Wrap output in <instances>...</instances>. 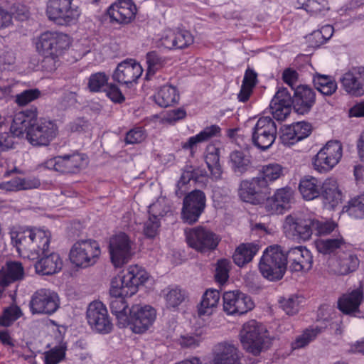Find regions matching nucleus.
Masks as SVG:
<instances>
[{
	"label": "nucleus",
	"mask_w": 364,
	"mask_h": 364,
	"mask_svg": "<svg viewBox=\"0 0 364 364\" xmlns=\"http://www.w3.org/2000/svg\"><path fill=\"white\" fill-rule=\"evenodd\" d=\"M148 279L146 272L138 265L129 266L125 274L114 277L111 281L109 294L111 300L110 310L117 320L119 328H125L129 325L128 305L124 297L132 296L137 291L139 285Z\"/></svg>",
	"instance_id": "obj_1"
},
{
	"label": "nucleus",
	"mask_w": 364,
	"mask_h": 364,
	"mask_svg": "<svg viewBox=\"0 0 364 364\" xmlns=\"http://www.w3.org/2000/svg\"><path fill=\"white\" fill-rule=\"evenodd\" d=\"M36 107H31L15 114L11 126L13 135L20 136L26 133V139L33 146H48L55 138L58 127L51 120L37 121Z\"/></svg>",
	"instance_id": "obj_2"
},
{
	"label": "nucleus",
	"mask_w": 364,
	"mask_h": 364,
	"mask_svg": "<svg viewBox=\"0 0 364 364\" xmlns=\"http://www.w3.org/2000/svg\"><path fill=\"white\" fill-rule=\"evenodd\" d=\"M51 234L41 229H26L11 236L17 251L30 259H36L49 252Z\"/></svg>",
	"instance_id": "obj_3"
},
{
	"label": "nucleus",
	"mask_w": 364,
	"mask_h": 364,
	"mask_svg": "<svg viewBox=\"0 0 364 364\" xmlns=\"http://www.w3.org/2000/svg\"><path fill=\"white\" fill-rule=\"evenodd\" d=\"M287 267L285 252L279 245L268 247L264 252L259 263V270L261 274L271 282L282 279L286 272Z\"/></svg>",
	"instance_id": "obj_4"
},
{
	"label": "nucleus",
	"mask_w": 364,
	"mask_h": 364,
	"mask_svg": "<svg viewBox=\"0 0 364 364\" xmlns=\"http://www.w3.org/2000/svg\"><path fill=\"white\" fill-rule=\"evenodd\" d=\"M240 337L243 348L255 355L260 353L269 341L267 328L255 320L243 324Z\"/></svg>",
	"instance_id": "obj_5"
},
{
	"label": "nucleus",
	"mask_w": 364,
	"mask_h": 364,
	"mask_svg": "<svg viewBox=\"0 0 364 364\" xmlns=\"http://www.w3.org/2000/svg\"><path fill=\"white\" fill-rule=\"evenodd\" d=\"M101 254L98 242L94 240L77 241L70 250V262L77 267H87L97 262Z\"/></svg>",
	"instance_id": "obj_6"
},
{
	"label": "nucleus",
	"mask_w": 364,
	"mask_h": 364,
	"mask_svg": "<svg viewBox=\"0 0 364 364\" xmlns=\"http://www.w3.org/2000/svg\"><path fill=\"white\" fill-rule=\"evenodd\" d=\"M69 38L67 35L48 31L39 36L36 48L40 53L45 55L46 60L55 61V59L69 47Z\"/></svg>",
	"instance_id": "obj_7"
},
{
	"label": "nucleus",
	"mask_w": 364,
	"mask_h": 364,
	"mask_svg": "<svg viewBox=\"0 0 364 364\" xmlns=\"http://www.w3.org/2000/svg\"><path fill=\"white\" fill-rule=\"evenodd\" d=\"M186 236L188 245L200 253L215 250L220 242L218 235L203 226L186 230Z\"/></svg>",
	"instance_id": "obj_8"
},
{
	"label": "nucleus",
	"mask_w": 364,
	"mask_h": 364,
	"mask_svg": "<svg viewBox=\"0 0 364 364\" xmlns=\"http://www.w3.org/2000/svg\"><path fill=\"white\" fill-rule=\"evenodd\" d=\"M134 242L124 232H119L110 238V259L116 268L122 267L130 261L134 254Z\"/></svg>",
	"instance_id": "obj_9"
},
{
	"label": "nucleus",
	"mask_w": 364,
	"mask_h": 364,
	"mask_svg": "<svg viewBox=\"0 0 364 364\" xmlns=\"http://www.w3.org/2000/svg\"><path fill=\"white\" fill-rule=\"evenodd\" d=\"M343 154L342 144L338 141H329L313 159V166L319 173L331 171L340 161Z\"/></svg>",
	"instance_id": "obj_10"
},
{
	"label": "nucleus",
	"mask_w": 364,
	"mask_h": 364,
	"mask_svg": "<svg viewBox=\"0 0 364 364\" xmlns=\"http://www.w3.org/2000/svg\"><path fill=\"white\" fill-rule=\"evenodd\" d=\"M271 193V188L266 185L264 181L258 176L251 180L242 181L238 189L240 199L246 203L257 205L267 200Z\"/></svg>",
	"instance_id": "obj_11"
},
{
	"label": "nucleus",
	"mask_w": 364,
	"mask_h": 364,
	"mask_svg": "<svg viewBox=\"0 0 364 364\" xmlns=\"http://www.w3.org/2000/svg\"><path fill=\"white\" fill-rule=\"evenodd\" d=\"M80 14L78 7L72 6V0H48L47 2V16L60 25L75 21Z\"/></svg>",
	"instance_id": "obj_12"
},
{
	"label": "nucleus",
	"mask_w": 364,
	"mask_h": 364,
	"mask_svg": "<svg viewBox=\"0 0 364 364\" xmlns=\"http://www.w3.org/2000/svg\"><path fill=\"white\" fill-rule=\"evenodd\" d=\"M277 134V124L269 117H260L252 132L253 144L261 150L269 149L274 142Z\"/></svg>",
	"instance_id": "obj_13"
},
{
	"label": "nucleus",
	"mask_w": 364,
	"mask_h": 364,
	"mask_svg": "<svg viewBox=\"0 0 364 364\" xmlns=\"http://www.w3.org/2000/svg\"><path fill=\"white\" fill-rule=\"evenodd\" d=\"M206 204L205 193L200 190H194L183 199L181 218L184 223L192 225L196 223L203 213Z\"/></svg>",
	"instance_id": "obj_14"
},
{
	"label": "nucleus",
	"mask_w": 364,
	"mask_h": 364,
	"mask_svg": "<svg viewBox=\"0 0 364 364\" xmlns=\"http://www.w3.org/2000/svg\"><path fill=\"white\" fill-rule=\"evenodd\" d=\"M59 305L58 294L48 289L35 291L29 302L32 314H53L58 310Z\"/></svg>",
	"instance_id": "obj_15"
},
{
	"label": "nucleus",
	"mask_w": 364,
	"mask_h": 364,
	"mask_svg": "<svg viewBox=\"0 0 364 364\" xmlns=\"http://www.w3.org/2000/svg\"><path fill=\"white\" fill-rule=\"evenodd\" d=\"M86 316L92 331L101 334H107L112 331L113 324L106 306L101 301L91 302L87 309Z\"/></svg>",
	"instance_id": "obj_16"
},
{
	"label": "nucleus",
	"mask_w": 364,
	"mask_h": 364,
	"mask_svg": "<svg viewBox=\"0 0 364 364\" xmlns=\"http://www.w3.org/2000/svg\"><path fill=\"white\" fill-rule=\"evenodd\" d=\"M156 316L155 309L150 306L134 305L129 310L128 326L135 333H143L153 324Z\"/></svg>",
	"instance_id": "obj_17"
},
{
	"label": "nucleus",
	"mask_w": 364,
	"mask_h": 364,
	"mask_svg": "<svg viewBox=\"0 0 364 364\" xmlns=\"http://www.w3.org/2000/svg\"><path fill=\"white\" fill-rule=\"evenodd\" d=\"M283 228L287 236L306 241L314 233V218H302L289 215L285 218Z\"/></svg>",
	"instance_id": "obj_18"
},
{
	"label": "nucleus",
	"mask_w": 364,
	"mask_h": 364,
	"mask_svg": "<svg viewBox=\"0 0 364 364\" xmlns=\"http://www.w3.org/2000/svg\"><path fill=\"white\" fill-rule=\"evenodd\" d=\"M223 299V310L229 315L244 314L254 307L250 296L239 291L225 292Z\"/></svg>",
	"instance_id": "obj_19"
},
{
	"label": "nucleus",
	"mask_w": 364,
	"mask_h": 364,
	"mask_svg": "<svg viewBox=\"0 0 364 364\" xmlns=\"http://www.w3.org/2000/svg\"><path fill=\"white\" fill-rule=\"evenodd\" d=\"M359 264L357 255L350 252H343L328 261V272L338 276H346L355 272Z\"/></svg>",
	"instance_id": "obj_20"
},
{
	"label": "nucleus",
	"mask_w": 364,
	"mask_h": 364,
	"mask_svg": "<svg viewBox=\"0 0 364 364\" xmlns=\"http://www.w3.org/2000/svg\"><path fill=\"white\" fill-rule=\"evenodd\" d=\"M287 264L291 272L309 271L312 267L313 258L309 250L302 246L291 248L285 252Z\"/></svg>",
	"instance_id": "obj_21"
},
{
	"label": "nucleus",
	"mask_w": 364,
	"mask_h": 364,
	"mask_svg": "<svg viewBox=\"0 0 364 364\" xmlns=\"http://www.w3.org/2000/svg\"><path fill=\"white\" fill-rule=\"evenodd\" d=\"M143 69L133 59H126L117 65L112 79L120 84L128 85L135 82L142 74Z\"/></svg>",
	"instance_id": "obj_22"
},
{
	"label": "nucleus",
	"mask_w": 364,
	"mask_h": 364,
	"mask_svg": "<svg viewBox=\"0 0 364 364\" xmlns=\"http://www.w3.org/2000/svg\"><path fill=\"white\" fill-rule=\"evenodd\" d=\"M294 200V191L289 187L277 189L272 197H267L265 208L269 214H282L290 208Z\"/></svg>",
	"instance_id": "obj_23"
},
{
	"label": "nucleus",
	"mask_w": 364,
	"mask_h": 364,
	"mask_svg": "<svg viewBox=\"0 0 364 364\" xmlns=\"http://www.w3.org/2000/svg\"><path fill=\"white\" fill-rule=\"evenodd\" d=\"M293 107V97L287 88H280L276 92L270 102V109L273 117L278 121L284 120L290 114Z\"/></svg>",
	"instance_id": "obj_24"
},
{
	"label": "nucleus",
	"mask_w": 364,
	"mask_h": 364,
	"mask_svg": "<svg viewBox=\"0 0 364 364\" xmlns=\"http://www.w3.org/2000/svg\"><path fill=\"white\" fill-rule=\"evenodd\" d=\"M316 102V93L308 85H299L294 89L293 109L299 114L309 112Z\"/></svg>",
	"instance_id": "obj_25"
},
{
	"label": "nucleus",
	"mask_w": 364,
	"mask_h": 364,
	"mask_svg": "<svg viewBox=\"0 0 364 364\" xmlns=\"http://www.w3.org/2000/svg\"><path fill=\"white\" fill-rule=\"evenodd\" d=\"M136 7L131 0H119L112 4L107 14L112 21L119 23H128L135 17Z\"/></svg>",
	"instance_id": "obj_26"
},
{
	"label": "nucleus",
	"mask_w": 364,
	"mask_h": 364,
	"mask_svg": "<svg viewBox=\"0 0 364 364\" xmlns=\"http://www.w3.org/2000/svg\"><path fill=\"white\" fill-rule=\"evenodd\" d=\"M341 81L343 88L349 94L355 96L363 95L364 68H352L343 75Z\"/></svg>",
	"instance_id": "obj_27"
},
{
	"label": "nucleus",
	"mask_w": 364,
	"mask_h": 364,
	"mask_svg": "<svg viewBox=\"0 0 364 364\" xmlns=\"http://www.w3.org/2000/svg\"><path fill=\"white\" fill-rule=\"evenodd\" d=\"M312 131L311 124L306 122H299L285 128L281 136L282 142L286 146H290L307 137Z\"/></svg>",
	"instance_id": "obj_28"
},
{
	"label": "nucleus",
	"mask_w": 364,
	"mask_h": 364,
	"mask_svg": "<svg viewBox=\"0 0 364 364\" xmlns=\"http://www.w3.org/2000/svg\"><path fill=\"white\" fill-rule=\"evenodd\" d=\"M63 261L57 253H50L41 257V259L35 264L37 273L42 275H50L61 270Z\"/></svg>",
	"instance_id": "obj_29"
},
{
	"label": "nucleus",
	"mask_w": 364,
	"mask_h": 364,
	"mask_svg": "<svg viewBox=\"0 0 364 364\" xmlns=\"http://www.w3.org/2000/svg\"><path fill=\"white\" fill-rule=\"evenodd\" d=\"M23 267L19 262H8L0 269V287L3 289L10 284L23 279Z\"/></svg>",
	"instance_id": "obj_30"
},
{
	"label": "nucleus",
	"mask_w": 364,
	"mask_h": 364,
	"mask_svg": "<svg viewBox=\"0 0 364 364\" xmlns=\"http://www.w3.org/2000/svg\"><path fill=\"white\" fill-rule=\"evenodd\" d=\"M211 364H240L239 351L233 345L220 343L217 346Z\"/></svg>",
	"instance_id": "obj_31"
},
{
	"label": "nucleus",
	"mask_w": 364,
	"mask_h": 364,
	"mask_svg": "<svg viewBox=\"0 0 364 364\" xmlns=\"http://www.w3.org/2000/svg\"><path fill=\"white\" fill-rule=\"evenodd\" d=\"M325 203H328L331 208L337 206L342 200V193L338 188L336 179L326 178L321 186V194Z\"/></svg>",
	"instance_id": "obj_32"
},
{
	"label": "nucleus",
	"mask_w": 364,
	"mask_h": 364,
	"mask_svg": "<svg viewBox=\"0 0 364 364\" xmlns=\"http://www.w3.org/2000/svg\"><path fill=\"white\" fill-rule=\"evenodd\" d=\"M363 300V291L361 289H357L343 294L338 301V307L346 314L356 313Z\"/></svg>",
	"instance_id": "obj_33"
},
{
	"label": "nucleus",
	"mask_w": 364,
	"mask_h": 364,
	"mask_svg": "<svg viewBox=\"0 0 364 364\" xmlns=\"http://www.w3.org/2000/svg\"><path fill=\"white\" fill-rule=\"evenodd\" d=\"M179 93L176 87L171 85H164L154 96L156 103L161 107H168L178 103Z\"/></svg>",
	"instance_id": "obj_34"
},
{
	"label": "nucleus",
	"mask_w": 364,
	"mask_h": 364,
	"mask_svg": "<svg viewBox=\"0 0 364 364\" xmlns=\"http://www.w3.org/2000/svg\"><path fill=\"white\" fill-rule=\"evenodd\" d=\"M258 246L252 243H243L235 250L232 259L235 264L243 267L252 261L258 251Z\"/></svg>",
	"instance_id": "obj_35"
},
{
	"label": "nucleus",
	"mask_w": 364,
	"mask_h": 364,
	"mask_svg": "<svg viewBox=\"0 0 364 364\" xmlns=\"http://www.w3.org/2000/svg\"><path fill=\"white\" fill-rule=\"evenodd\" d=\"M299 191L306 200L318 198L321 194V183L314 177L307 176L300 181Z\"/></svg>",
	"instance_id": "obj_36"
},
{
	"label": "nucleus",
	"mask_w": 364,
	"mask_h": 364,
	"mask_svg": "<svg viewBox=\"0 0 364 364\" xmlns=\"http://www.w3.org/2000/svg\"><path fill=\"white\" fill-rule=\"evenodd\" d=\"M205 161L213 178L220 179L223 173L220 164V149L214 146H208Z\"/></svg>",
	"instance_id": "obj_37"
},
{
	"label": "nucleus",
	"mask_w": 364,
	"mask_h": 364,
	"mask_svg": "<svg viewBox=\"0 0 364 364\" xmlns=\"http://www.w3.org/2000/svg\"><path fill=\"white\" fill-rule=\"evenodd\" d=\"M220 132V128L217 125L206 127L199 134L191 136L182 145L184 149H192L197 144L206 141L213 136H217Z\"/></svg>",
	"instance_id": "obj_38"
},
{
	"label": "nucleus",
	"mask_w": 364,
	"mask_h": 364,
	"mask_svg": "<svg viewBox=\"0 0 364 364\" xmlns=\"http://www.w3.org/2000/svg\"><path fill=\"white\" fill-rule=\"evenodd\" d=\"M220 294L218 290H207L203 296L202 301L198 305V314L200 316L210 314L212 309L215 307L220 300Z\"/></svg>",
	"instance_id": "obj_39"
},
{
	"label": "nucleus",
	"mask_w": 364,
	"mask_h": 364,
	"mask_svg": "<svg viewBox=\"0 0 364 364\" xmlns=\"http://www.w3.org/2000/svg\"><path fill=\"white\" fill-rule=\"evenodd\" d=\"M315 88L324 95H331L337 89V84L331 76L316 74L313 77Z\"/></svg>",
	"instance_id": "obj_40"
},
{
	"label": "nucleus",
	"mask_w": 364,
	"mask_h": 364,
	"mask_svg": "<svg viewBox=\"0 0 364 364\" xmlns=\"http://www.w3.org/2000/svg\"><path fill=\"white\" fill-rule=\"evenodd\" d=\"M164 298L166 306L169 308H176L182 304L187 298V293L179 287H169L164 290Z\"/></svg>",
	"instance_id": "obj_41"
},
{
	"label": "nucleus",
	"mask_w": 364,
	"mask_h": 364,
	"mask_svg": "<svg viewBox=\"0 0 364 364\" xmlns=\"http://www.w3.org/2000/svg\"><path fill=\"white\" fill-rule=\"evenodd\" d=\"M283 175V168L278 164H269L264 165L259 170L258 177L264 181L269 187L270 183L277 180Z\"/></svg>",
	"instance_id": "obj_42"
},
{
	"label": "nucleus",
	"mask_w": 364,
	"mask_h": 364,
	"mask_svg": "<svg viewBox=\"0 0 364 364\" xmlns=\"http://www.w3.org/2000/svg\"><path fill=\"white\" fill-rule=\"evenodd\" d=\"M230 160L235 173L242 174L246 172L251 166L250 156L240 151H233L230 154Z\"/></svg>",
	"instance_id": "obj_43"
},
{
	"label": "nucleus",
	"mask_w": 364,
	"mask_h": 364,
	"mask_svg": "<svg viewBox=\"0 0 364 364\" xmlns=\"http://www.w3.org/2000/svg\"><path fill=\"white\" fill-rule=\"evenodd\" d=\"M146 63L148 65L146 78L154 75L155 73L162 68L166 63V58L161 57L156 51H151L146 54Z\"/></svg>",
	"instance_id": "obj_44"
},
{
	"label": "nucleus",
	"mask_w": 364,
	"mask_h": 364,
	"mask_svg": "<svg viewBox=\"0 0 364 364\" xmlns=\"http://www.w3.org/2000/svg\"><path fill=\"white\" fill-rule=\"evenodd\" d=\"M346 211L355 218H363L364 217V194L352 198L347 206Z\"/></svg>",
	"instance_id": "obj_45"
},
{
	"label": "nucleus",
	"mask_w": 364,
	"mask_h": 364,
	"mask_svg": "<svg viewBox=\"0 0 364 364\" xmlns=\"http://www.w3.org/2000/svg\"><path fill=\"white\" fill-rule=\"evenodd\" d=\"M302 298L296 295H291L288 298H283L279 301L281 308L288 315H294L298 313Z\"/></svg>",
	"instance_id": "obj_46"
},
{
	"label": "nucleus",
	"mask_w": 364,
	"mask_h": 364,
	"mask_svg": "<svg viewBox=\"0 0 364 364\" xmlns=\"http://www.w3.org/2000/svg\"><path fill=\"white\" fill-rule=\"evenodd\" d=\"M231 269V262L227 259H221L217 262L215 278L217 282L223 284L229 278V272Z\"/></svg>",
	"instance_id": "obj_47"
},
{
	"label": "nucleus",
	"mask_w": 364,
	"mask_h": 364,
	"mask_svg": "<svg viewBox=\"0 0 364 364\" xmlns=\"http://www.w3.org/2000/svg\"><path fill=\"white\" fill-rule=\"evenodd\" d=\"M341 239H326L316 242L317 250L324 255L331 254L338 249L343 244Z\"/></svg>",
	"instance_id": "obj_48"
},
{
	"label": "nucleus",
	"mask_w": 364,
	"mask_h": 364,
	"mask_svg": "<svg viewBox=\"0 0 364 364\" xmlns=\"http://www.w3.org/2000/svg\"><path fill=\"white\" fill-rule=\"evenodd\" d=\"M109 77L103 72L92 74L88 80V88L90 91L97 92L107 84Z\"/></svg>",
	"instance_id": "obj_49"
},
{
	"label": "nucleus",
	"mask_w": 364,
	"mask_h": 364,
	"mask_svg": "<svg viewBox=\"0 0 364 364\" xmlns=\"http://www.w3.org/2000/svg\"><path fill=\"white\" fill-rule=\"evenodd\" d=\"M68 165L70 167L72 173L77 172L87 164V157L82 154L75 153L71 155H64Z\"/></svg>",
	"instance_id": "obj_50"
},
{
	"label": "nucleus",
	"mask_w": 364,
	"mask_h": 364,
	"mask_svg": "<svg viewBox=\"0 0 364 364\" xmlns=\"http://www.w3.org/2000/svg\"><path fill=\"white\" fill-rule=\"evenodd\" d=\"M21 316V311L17 306H11L6 309L0 316V326H9L14 321Z\"/></svg>",
	"instance_id": "obj_51"
},
{
	"label": "nucleus",
	"mask_w": 364,
	"mask_h": 364,
	"mask_svg": "<svg viewBox=\"0 0 364 364\" xmlns=\"http://www.w3.org/2000/svg\"><path fill=\"white\" fill-rule=\"evenodd\" d=\"M149 213L154 219L160 220L161 218L171 213L170 206L167 205L164 199L159 200L149 206Z\"/></svg>",
	"instance_id": "obj_52"
},
{
	"label": "nucleus",
	"mask_w": 364,
	"mask_h": 364,
	"mask_svg": "<svg viewBox=\"0 0 364 364\" xmlns=\"http://www.w3.org/2000/svg\"><path fill=\"white\" fill-rule=\"evenodd\" d=\"M320 333V330L316 328L306 329L301 335L299 336L292 343L294 349L301 348L308 345Z\"/></svg>",
	"instance_id": "obj_53"
},
{
	"label": "nucleus",
	"mask_w": 364,
	"mask_h": 364,
	"mask_svg": "<svg viewBox=\"0 0 364 364\" xmlns=\"http://www.w3.org/2000/svg\"><path fill=\"white\" fill-rule=\"evenodd\" d=\"M47 168L54 169L63 173H72L70 167L68 165L64 156H58L46 162Z\"/></svg>",
	"instance_id": "obj_54"
},
{
	"label": "nucleus",
	"mask_w": 364,
	"mask_h": 364,
	"mask_svg": "<svg viewBox=\"0 0 364 364\" xmlns=\"http://www.w3.org/2000/svg\"><path fill=\"white\" fill-rule=\"evenodd\" d=\"M41 92L38 89L26 90L16 95V103L19 106H25L29 102L38 99Z\"/></svg>",
	"instance_id": "obj_55"
},
{
	"label": "nucleus",
	"mask_w": 364,
	"mask_h": 364,
	"mask_svg": "<svg viewBox=\"0 0 364 364\" xmlns=\"http://www.w3.org/2000/svg\"><path fill=\"white\" fill-rule=\"evenodd\" d=\"M193 43V36L186 30L175 31L176 49H183Z\"/></svg>",
	"instance_id": "obj_56"
},
{
	"label": "nucleus",
	"mask_w": 364,
	"mask_h": 364,
	"mask_svg": "<svg viewBox=\"0 0 364 364\" xmlns=\"http://www.w3.org/2000/svg\"><path fill=\"white\" fill-rule=\"evenodd\" d=\"M146 137L145 131L141 127H136L129 130L125 136V142L128 144H139Z\"/></svg>",
	"instance_id": "obj_57"
},
{
	"label": "nucleus",
	"mask_w": 364,
	"mask_h": 364,
	"mask_svg": "<svg viewBox=\"0 0 364 364\" xmlns=\"http://www.w3.org/2000/svg\"><path fill=\"white\" fill-rule=\"evenodd\" d=\"M336 228V225L333 222L319 221L314 219V232L316 235H326L331 233Z\"/></svg>",
	"instance_id": "obj_58"
},
{
	"label": "nucleus",
	"mask_w": 364,
	"mask_h": 364,
	"mask_svg": "<svg viewBox=\"0 0 364 364\" xmlns=\"http://www.w3.org/2000/svg\"><path fill=\"white\" fill-rule=\"evenodd\" d=\"M62 348H54L45 354V364H58L65 357Z\"/></svg>",
	"instance_id": "obj_59"
},
{
	"label": "nucleus",
	"mask_w": 364,
	"mask_h": 364,
	"mask_svg": "<svg viewBox=\"0 0 364 364\" xmlns=\"http://www.w3.org/2000/svg\"><path fill=\"white\" fill-rule=\"evenodd\" d=\"M201 341V338L196 335H184L178 338V343L182 348H195L198 347Z\"/></svg>",
	"instance_id": "obj_60"
},
{
	"label": "nucleus",
	"mask_w": 364,
	"mask_h": 364,
	"mask_svg": "<svg viewBox=\"0 0 364 364\" xmlns=\"http://www.w3.org/2000/svg\"><path fill=\"white\" fill-rule=\"evenodd\" d=\"M159 226V220L154 219L153 217L149 216V220L145 222L144 225V235L150 238L154 237L158 232Z\"/></svg>",
	"instance_id": "obj_61"
},
{
	"label": "nucleus",
	"mask_w": 364,
	"mask_h": 364,
	"mask_svg": "<svg viewBox=\"0 0 364 364\" xmlns=\"http://www.w3.org/2000/svg\"><path fill=\"white\" fill-rule=\"evenodd\" d=\"M305 6L306 11L311 14L321 12L323 9V0H299Z\"/></svg>",
	"instance_id": "obj_62"
},
{
	"label": "nucleus",
	"mask_w": 364,
	"mask_h": 364,
	"mask_svg": "<svg viewBox=\"0 0 364 364\" xmlns=\"http://www.w3.org/2000/svg\"><path fill=\"white\" fill-rule=\"evenodd\" d=\"M106 92L109 98L114 102L122 103L125 100V97L121 90L114 84L111 83L108 85Z\"/></svg>",
	"instance_id": "obj_63"
},
{
	"label": "nucleus",
	"mask_w": 364,
	"mask_h": 364,
	"mask_svg": "<svg viewBox=\"0 0 364 364\" xmlns=\"http://www.w3.org/2000/svg\"><path fill=\"white\" fill-rule=\"evenodd\" d=\"M161 45L168 49H176L175 31H168L165 32L161 38Z\"/></svg>",
	"instance_id": "obj_64"
}]
</instances>
